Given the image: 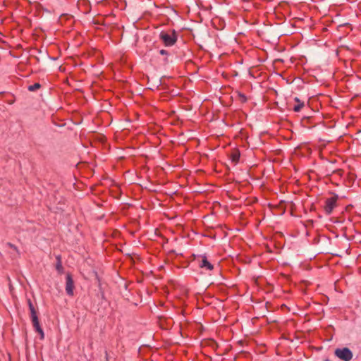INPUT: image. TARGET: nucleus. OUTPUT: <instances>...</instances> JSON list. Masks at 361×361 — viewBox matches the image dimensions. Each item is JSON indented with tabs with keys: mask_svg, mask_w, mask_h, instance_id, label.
Masks as SVG:
<instances>
[{
	"mask_svg": "<svg viewBox=\"0 0 361 361\" xmlns=\"http://www.w3.org/2000/svg\"><path fill=\"white\" fill-rule=\"evenodd\" d=\"M159 37L166 46H172L177 41V36L173 31L171 33L161 32L159 35Z\"/></svg>",
	"mask_w": 361,
	"mask_h": 361,
	"instance_id": "2",
	"label": "nucleus"
},
{
	"mask_svg": "<svg viewBox=\"0 0 361 361\" xmlns=\"http://www.w3.org/2000/svg\"><path fill=\"white\" fill-rule=\"evenodd\" d=\"M73 288H74V284H73V280L71 277V276L68 274L66 276V291L68 295L72 296L73 295Z\"/></svg>",
	"mask_w": 361,
	"mask_h": 361,
	"instance_id": "5",
	"label": "nucleus"
},
{
	"mask_svg": "<svg viewBox=\"0 0 361 361\" xmlns=\"http://www.w3.org/2000/svg\"><path fill=\"white\" fill-rule=\"evenodd\" d=\"M304 106V102H300V104H298V105L295 106L293 108V110L295 112H298L300 111V109Z\"/></svg>",
	"mask_w": 361,
	"mask_h": 361,
	"instance_id": "8",
	"label": "nucleus"
},
{
	"mask_svg": "<svg viewBox=\"0 0 361 361\" xmlns=\"http://www.w3.org/2000/svg\"><path fill=\"white\" fill-rule=\"evenodd\" d=\"M325 361H329V360H325Z\"/></svg>",
	"mask_w": 361,
	"mask_h": 361,
	"instance_id": "14",
	"label": "nucleus"
},
{
	"mask_svg": "<svg viewBox=\"0 0 361 361\" xmlns=\"http://www.w3.org/2000/svg\"><path fill=\"white\" fill-rule=\"evenodd\" d=\"M29 309L30 311V317L32 322L33 327L35 328V331L40 335V339H43L44 337V331L39 326V322L38 320V317L36 314V311L34 308L33 305L31 302L30 300H27Z\"/></svg>",
	"mask_w": 361,
	"mask_h": 361,
	"instance_id": "1",
	"label": "nucleus"
},
{
	"mask_svg": "<svg viewBox=\"0 0 361 361\" xmlns=\"http://www.w3.org/2000/svg\"><path fill=\"white\" fill-rule=\"evenodd\" d=\"M231 157H232V161L233 162H237L239 160L240 154L238 152H235L232 154Z\"/></svg>",
	"mask_w": 361,
	"mask_h": 361,
	"instance_id": "9",
	"label": "nucleus"
},
{
	"mask_svg": "<svg viewBox=\"0 0 361 361\" xmlns=\"http://www.w3.org/2000/svg\"><path fill=\"white\" fill-rule=\"evenodd\" d=\"M337 199L338 197L335 195L326 200L324 208L326 213L330 214L332 212L336 206Z\"/></svg>",
	"mask_w": 361,
	"mask_h": 361,
	"instance_id": "4",
	"label": "nucleus"
},
{
	"mask_svg": "<svg viewBox=\"0 0 361 361\" xmlns=\"http://www.w3.org/2000/svg\"><path fill=\"white\" fill-rule=\"evenodd\" d=\"M7 245L9 246L10 247L14 248L16 250H17L16 247L11 243H8Z\"/></svg>",
	"mask_w": 361,
	"mask_h": 361,
	"instance_id": "12",
	"label": "nucleus"
},
{
	"mask_svg": "<svg viewBox=\"0 0 361 361\" xmlns=\"http://www.w3.org/2000/svg\"><path fill=\"white\" fill-rule=\"evenodd\" d=\"M58 259H59V262H58V263H57V264L56 266V269H57V271L59 272H61L62 270H63V267H62V264H61V262L60 259L59 258H58Z\"/></svg>",
	"mask_w": 361,
	"mask_h": 361,
	"instance_id": "10",
	"label": "nucleus"
},
{
	"mask_svg": "<svg viewBox=\"0 0 361 361\" xmlns=\"http://www.w3.org/2000/svg\"><path fill=\"white\" fill-rule=\"evenodd\" d=\"M294 99H295V101L296 102H298V104H300V102H301V101H300L298 97H295Z\"/></svg>",
	"mask_w": 361,
	"mask_h": 361,
	"instance_id": "13",
	"label": "nucleus"
},
{
	"mask_svg": "<svg viewBox=\"0 0 361 361\" xmlns=\"http://www.w3.org/2000/svg\"><path fill=\"white\" fill-rule=\"evenodd\" d=\"M40 87H41V85H40L39 83H35L34 85H30L28 87V90L31 91V92H33V91H35V90L39 89Z\"/></svg>",
	"mask_w": 361,
	"mask_h": 361,
	"instance_id": "7",
	"label": "nucleus"
},
{
	"mask_svg": "<svg viewBox=\"0 0 361 361\" xmlns=\"http://www.w3.org/2000/svg\"><path fill=\"white\" fill-rule=\"evenodd\" d=\"M199 265L201 268L206 269L207 270H212L213 265L205 257H202L200 261Z\"/></svg>",
	"mask_w": 361,
	"mask_h": 361,
	"instance_id": "6",
	"label": "nucleus"
},
{
	"mask_svg": "<svg viewBox=\"0 0 361 361\" xmlns=\"http://www.w3.org/2000/svg\"><path fill=\"white\" fill-rule=\"evenodd\" d=\"M160 54H161V55H164V54H167V51H166V50L161 49V50L160 51Z\"/></svg>",
	"mask_w": 361,
	"mask_h": 361,
	"instance_id": "11",
	"label": "nucleus"
},
{
	"mask_svg": "<svg viewBox=\"0 0 361 361\" xmlns=\"http://www.w3.org/2000/svg\"><path fill=\"white\" fill-rule=\"evenodd\" d=\"M335 355L343 361H350L353 358V353L348 348L336 349Z\"/></svg>",
	"mask_w": 361,
	"mask_h": 361,
	"instance_id": "3",
	"label": "nucleus"
}]
</instances>
